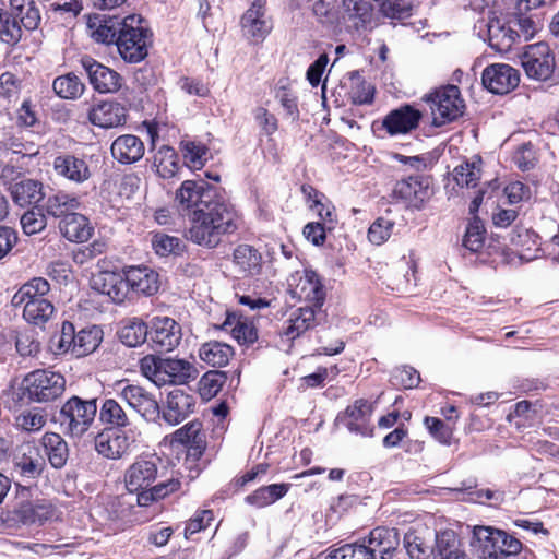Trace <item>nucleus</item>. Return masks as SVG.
Segmentation results:
<instances>
[{"label":"nucleus","instance_id":"obj_12","mask_svg":"<svg viewBox=\"0 0 559 559\" xmlns=\"http://www.w3.org/2000/svg\"><path fill=\"white\" fill-rule=\"evenodd\" d=\"M289 292L293 298L312 304L320 309L325 299V292L318 274L310 270L296 272L289 280Z\"/></svg>","mask_w":559,"mask_h":559},{"label":"nucleus","instance_id":"obj_51","mask_svg":"<svg viewBox=\"0 0 559 559\" xmlns=\"http://www.w3.org/2000/svg\"><path fill=\"white\" fill-rule=\"evenodd\" d=\"M49 347L56 355L71 353L74 356L75 329L73 323L64 321L61 330L50 338Z\"/></svg>","mask_w":559,"mask_h":559},{"label":"nucleus","instance_id":"obj_19","mask_svg":"<svg viewBox=\"0 0 559 559\" xmlns=\"http://www.w3.org/2000/svg\"><path fill=\"white\" fill-rule=\"evenodd\" d=\"M399 531L383 526L373 528L365 544L371 559H393L399 551Z\"/></svg>","mask_w":559,"mask_h":559},{"label":"nucleus","instance_id":"obj_11","mask_svg":"<svg viewBox=\"0 0 559 559\" xmlns=\"http://www.w3.org/2000/svg\"><path fill=\"white\" fill-rule=\"evenodd\" d=\"M116 395L147 421H153L160 415L155 396L139 384L124 383L116 390Z\"/></svg>","mask_w":559,"mask_h":559},{"label":"nucleus","instance_id":"obj_53","mask_svg":"<svg viewBox=\"0 0 559 559\" xmlns=\"http://www.w3.org/2000/svg\"><path fill=\"white\" fill-rule=\"evenodd\" d=\"M436 545L439 559H468L465 551L460 548V542L452 532H445L437 536Z\"/></svg>","mask_w":559,"mask_h":559},{"label":"nucleus","instance_id":"obj_56","mask_svg":"<svg viewBox=\"0 0 559 559\" xmlns=\"http://www.w3.org/2000/svg\"><path fill=\"white\" fill-rule=\"evenodd\" d=\"M122 23H124V17L119 19L117 16H112L109 19H105L102 23L93 31L92 36L97 43L110 45L117 44V37L120 35V29L122 28Z\"/></svg>","mask_w":559,"mask_h":559},{"label":"nucleus","instance_id":"obj_17","mask_svg":"<svg viewBox=\"0 0 559 559\" xmlns=\"http://www.w3.org/2000/svg\"><path fill=\"white\" fill-rule=\"evenodd\" d=\"M483 85L493 94H508L520 82L518 70L507 63H493L485 68L481 75Z\"/></svg>","mask_w":559,"mask_h":559},{"label":"nucleus","instance_id":"obj_20","mask_svg":"<svg viewBox=\"0 0 559 559\" xmlns=\"http://www.w3.org/2000/svg\"><path fill=\"white\" fill-rule=\"evenodd\" d=\"M343 20L349 32L362 33L372 28L374 10L367 0H343Z\"/></svg>","mask_w":559,"mask_h":559},{"label":"nucleus","instance_id":"obj_44","mask_svg":"<svg viewBox=\"0 0 559 559\" xmlns=\"http://www.w3.org/2000/svg\"><path fill=\"white\" fill-rule=\"evenodd\" d=\"M233 337L242 345L253 344L258 340V331L252 322L236 314L228 316L224 322Z\"/></svg>","mask_w":559,"mask_h":559},{"label":"nucleus","instance_id":"obj_37","mask_svg":"<svg viewBox=\"0 0 559 559\" xmlns=\"http://www.w3.org/2000/svg\"><path fill=\"white\" fill-rule=\"evenodd\" d=\"M235 264L245 276H257L262 272V255L250 245H239L233 253Z\"/></svg>","mask_w":559,"mask_h":559},{"label":"nucleus","instance_id":"obj_36","mask_svg":"<svg viewBox=\"0 0 559 559\" xmlns=\"http://www.w3.org/2000/svg\"><path fill=\"white\" fill-rule=\"evenodd\" d=\"M45 455L49 464L56 468H62L69 459V448L64 439L56 432H46L40 439Z\"/></svg>","mask_w":559,"mask_h":559},{"label":"nucleus","instance_id":"obj_55","mask_svg":"<svg viewBox=\"0 0 559 559\" xmlns=\"http://www.w3.org/2000/svg\"><path fill=\"white\" fill-rule=\"evenodd\" d=\"M152 248L159 257H168L170 254L179 255L185 251L183 241L175 236L165 233H156L152 237Z\"/></svg>","mask_w":559,"mask_h":559},{"label":"nucleus","instance_id":"obj_5","mask_svg":"<svg viewBox=\"0 0 559 559\" xmlns=\"http://www.w3.org/2000/svg\"><path fill=\"white\" fill-rule=\"evenodd\" d=\"M423 100L430 108L435 127H441L456 120L463 115L465 108L460 88L452 84L441 86L426 94Z\"/></svg>","mask_w":559,"mask_h":559},{"label":"nucleus","instance_id":"obj_9","mask_svg":"<svg viewBox=\"0 0 559 559\" xmlns=\"http://www.w3.org/2000/svg\"><path fill=\"white\" fill-rule=\"evenodd\" d=\"M520 61L525 74L536 81L549 80L556 69L555 55L544 41L528 45L520 56Z\"/></svg>","mask_w":559,"mask_h":559},{"label":"nucleus","instance_id":"obj_49","mask_svg":"<svg viewBox=\"0 0 559 559\" xmlns=\"http://www.w3.org/2000/svg\"><path fill=\"white\" fill-rule=\"evenodd\" d=\"M47 423V414L44 409L33 407L24 409L14 418V425L19 430L33 433L41 430Z\"/></svg>","mask_w":559,"mask_h":559},{"label":"nucleus","instance_id":"obj_30","mask_svg":"<svg viewBox=\"0 0 559 559\" xmlns=\"http://www.w3.org/2000/svg\"><path fill=\"white\" fill-rule=\"evenodd\" d=\"M488 44L498 52H508L518 41L516 29L511 21L503 22L499 19H492L487 24Z\"/></svg>","mask_w":559,"mask_h":559},{"label":"nucleus","instance_id":"obj_26","mask_svg":"<svg viewBox=\"0 0 559 559\" xmlns=\"http://www.w3.org/2000/svg\"><path fill=\"white\" fill-rule=\"evenodd\" d=\"M88 121L103 129H111L126 123L127 110L117 102H102L88 110Z\"/></svg>","mask_w":559,"mask_h":559},{"label":"nucleus","instance_id":"obj_33","mask_svg":"<svg viewBox=\"0 0 559 559\" xmlns=\"http://www.w3.org/2000/svg\"><path fill=\"white\" fill-rule=\"evenodd\" d=\"M50 290V284L43 277H34L23 284L13 295L11 304L14 308L29 306L32 301L49 300L46 296Z\"/></svg>","mask_w":559,"mask_h":559},{"label":"nucleus","instance_id":"obj_14","mask_svg":"<svg viewBox=\"0 0 559 559\" xmlns=\"http://www.w3.org/2000/svg\"><path fill=\"white\" fill-rule=\"evenodd\" d=\"M80 63L90 84L98 93H116L121 88L123 79L117 71L106 67L90 56L82 57Z\"/></svg>","mask_w":559,"mask_h":559},{"label":"nucleus","instance_id":"obj_39","mask_svg":"<svg viewBox=\"0 0 559 559\" xmlns=\"http://www.w3.org/2000/svg\"><path fill=\"white\" fill-rule=\"evenodd\" d=\"M11 197L21 207L37 204L44 198L43 185L33 179L19 181L11 186Z\"/></svg>","mask_w":559,"mask_h":559},{"label":"nucleus","instance_id":"obj_18","mask_svg":"<svg viewBox=\"0 0 559 559\" xmlns=\"http://www.w3.org/2000/svg\"><path fill=\"white\" fill-rule=\"evenodd\" d=\"M240 24L246 38L252 43L262 41L272 29V23L265 13L264 2H261V0L253 1L243 13Z\"/></svg>","mask_w":559,"mask_h":559},{"label":"nucleus","instance_id":"obj_63","mask_svg":"<svg viewBox=\"0 0 559 559\" xmlns=\"http://www.w3.org/2000/svg\"><path fill=\"white\" fill-rule=\"evenodd\" d=\"M47 225L45 214L37 207L25 212L21 217V226L26 235L41 231Z\"/></svg>","mask_w":559,"mask_h":559},{"label":"nucleus","instance_id":"obj_10","mask_svg":"<svg viewBox=\"0 0 559 559\" xmlns=\"http://www.w3.org/2000/svg\"><path fill=\"white\" fill-rule=\"evenodd\" d=\"M373 414V404L368 400L359 399L348 405L345 411L341 412L336 418L337 426L345 427L349 432L362 437H372L373 427L371 425V416Z\"/></svg>","mask_w":559,"mask_h":559},{"label":"nucleus","instance_id":"obj_58","mask_svg":"<svg viewBox=\"0 0 559 559\" xmlns=\"http://www.w3.org/2000/svg\"><path fill=\"white\" fill-rule=\"evenodd\" d=\"M21 38L22 27L20 23L10 12H0V39L9 45H15Z\"/></svg>","mask_w":559,"mask_h":559},{"label":"nucleus","instance_id":"obj_64","mask_svg":"<svg viewBox=\"0 0 559 559\" xmlns=\"http://www.w3.org/2000/svg\"><path fill=\"white\" fill-rule=\"evenodd\" d=\"M425 425L430 435L442 444H450L453 430L443 420L437 417H425Z\"/></svg>","mask_w":559,"mask_h":559},{"label":"nucleus","instance_id":"obj_41","mask_svg":"<svg viewBox=\"0 0 559 559\" xmlns=\"http://www.w3.org/2000/svg\"><path fill=\"white\" fill-rule=\"evenodd\" d=\"M536 8H527L526 10H520L519 0L516 1L515 12L510 20L512 26L516 29L518 40L523 38L524 40L532 39L539 31V16L535 13H531Z\"/></svg>","mask_w":559,"mask_h":559},{"label":"nucleus","instance_id":"obj_16","mask_svg":"<svg viewBox=\"0 0 559 559\" xmlns=\"http://www.w3.org/2000/svg\"><path fill=\"white\" fill-rule=\"evenodd\" d=\"M393 194L407 206L420 209L432 194L431 180L426 176H409L395 183Z\"/></svg>","mask_w":559,"mask_h":559},{"label":"nucleus","instance_id":"obj_52","mask_svg":"<svg viewBox=\"0 0 559 559\" xmlns=\"http://www.w3.org/2000/svg\"><path fill=\"white\" fill-rule=\"evenodd\" d=\"M481 158L475 157L473 162H464L453 170V177L461 187L475 188L480 179Z\"/></svg>","mask_w":559,"mask_h":559},{"label":"nucleus","instance_id":"obj_57","mask_svg":"<svg viewBox=\"0 0 559 559\" xmlns=\"http://www.w3.org/2000/svg\"><path fill=\"white\" fill-rule=\"evenodd\" d=\"M181 151L189 168L200 169L206 160L207 147L193 141H182Z\"/></svg>","mask_w":559,"mask_h":559},{"label":"nucleus","instance_id":"obj_31","mask_svg":"<svg viewBox=\"0 0 559 559\" xmlns=\"http://www.w3.org/2000/svg\"><path fill=\"white\" fill-rule=\"evenodd\" d=\"M316 325V308L311 306L300 307L294 310L284 322L281 335L294 341Z\"/></svg>","mask_w":559,"mask_h":559},{"label":"nucleus","instance_id":"obj_40","mask_svg":"<svg viewBox=\"0 0 559 559\" xmlns=\"http://www.w3.org/2000/svg\"><path fill=\"white\" fill-rule=\"evenodd\" d=\"M150 324L139 318H130L122 322L118 331L119 340L128 347H136L148 338Z\"/></svg>","mask_w":559,"mask_h":559},{"label":"nucleus","instance_id":"obj_61","mask_svg":"<svg viewBox=\"0 0 559 559\" xmlns=\"http://www.w3.org/2000/svg\"><path fill=\"white\" fill-rule=\"evenodd\" d=\"M485 227L480 219L474 218L467 226L463 245L472 252L479 251L484 246Z\"/></svg>","mask_w":559,"mask_h":559},{"label":"nucleus","instance_id":"obj_38","mask_svg":"<svg viewBox=\"0 0 559 559\" xmlns=\"http://www.w3.org/2000/svg\"><path fill=\"white\" fill-rule=\"evenodd\" d=\"M8 12L13 15L22 28L27 31L36 29L41 20L39 9L34 0H10Z\"/></svg>","mask_w":559,"mask_h":559},{"label":"nucleus","instance_id":"obj_29","mask_svg":"<svg viewBox=\"0 0 559 559\" xmlns=\"http://www.w3.org/2000/svg\"><path fill=\"white\" fill-rule=\"evenodd\" d=\"M112 157L123 165L139 162L145 152L143 141L134 134L118 136L110 147Z\"/></svg>","mask_w":559,"mask_h":559},{"label":"nucleus","instance_id":"obj_28","mask_svg":"<svg viewBox=\"0 0 559 559\" xmlns=\"http://www.w3.org/2000/svg\"><path fill=\"white\" fill-rule=\"evenodd\" d=\"M173 442L180 443L188 449V459L197 461L205 450V439L202 432V424L193 420L176 430L173 435Z\"/></svg>","mask_w":559,"mask_h":559},{"label":"nucleus","instance_id":"obj_15","mask_svg":"<svg viewBox=\"0 0 559 559\" xmlns=\"http://www.w3.org/2000/svg\"><path fill=\"white\" fill-rule=\"evenodd\" d=\"M182 338L181 326L169 317H154L150 321L148 340L156 352H171Z\"/></svg>","mask_w":559,"mask_h":559},{"label":"nucleus","instance_id":"obj_22","mask_svg":"<svg viewBox=\"0 0 559 559\" xmlns=\"http://www.w3.org/2000/svg\"><path fill=\"white\" fill-rule=\"evenodd\" d=\"M45 465L46 462L39 448L29 442L22 444L13 459L14 472L31 479L39 477L45 469Z\"/></svg>","mask_w":559,"mask_h":559},{"label":"nucleus","instance_id":"obj_46","mask_svg":"<svg viewBox=\"0 0 559 559\" xmlns=\"http://www.w3.org/2000/svg\"><path fill=\"white\" fill-rule=\"evenodd\" d=\"M55 93L63 99H76L85 90L84 83L74 73L57 76L52 82Z\"/></svg>","mask_w":559,"mask_h":559},{"label":"nucleus","instance_id":"obj_62","mask_svg":"<svg viewBox=\"0 0 559 559\" xmlns=\"http://www.w3.org/2000/svg\"><path fill=\"white\" fill-rule=\"evenodd\" d=\"M394 227L395 223L392 219L379 217L369 227V241L377 246L384 243L391 237Z\"/></svg>","mask_w":559,"mask_h":559},{"label":"nucleus","instance_id":"obj_4","mask_svg":"<svg viewBox=\"0 0 559 559\" xmlns=\"http://www.w3.org/2000/svg\"><path fill=\"white\" fill-rule=\"evenodd\" d=\"M97 400H83L76 395L70 397L56 417L63 433L82 437L92 426L97 414Z\"/></svg>","mask_w":559,"mask_h":559},{"label":"nucleus","instance_id":"obj_7","mask_svg":"<svg viewBox=\"0 0 559 559\" xmlns=\"http://www.w3.org/2000/svg\"><path fill=\"white\" fill-rule=\"evenodd\" d=\"M27 397L37 403H47L60 397L66 389L64 377L49 369H37L24 378Z\"/></svg>","mask_w":559,"mask_h":559},{"label":"nucleus","instance_id":"obj_35","mask_svg":"<svg viewBox=\"0 0 559 559\" xmlns=\"http://www.w3.org/2000/svg\"><path fill=\"white\" fill-rule=\"evenodd\" d=\"M99 420L109 429L126 430L131 428L129 413L116 399H105L99 408Z\"/></svg>","mask_w":559,"mask_h":559},{"label":"nucleus","instance_id":"obj_2","mask_svg":"<svg viewBox=\"0 0 559 559\" xmlns=\"http://www.w3.org/2000/svg\"><path fill=\"white\" fill-rule=\"evenodd\" d=\"M141 373L157 386L183 385L194 381L199 371L186 360L148 354L139 361Z\"/></svg>","mask_w":559,"mask_h":559},{"label":"nucleus","instance_id":"obj_60","mask_svg":"<svg viewBox=\"0 0 559 559\" xmlns=\"http://www.w3.org/2000/svg\"><path fill=\"white\" fill-rule=\"evenodd\" d=\"M413 0H382L380 10L384 16L405 20L413 14Z\"/></svg>","mask_w":559,"mask_h":559},{"label":"nucleus","instance_id":"obj_8","mask_svg":"<svg viewBox=\"0 0 559 559\" xmlns=\"http://www.w3.org/2000/svg\"><path fill=\"white\" fill-rule=\"evenodd\" d=\"M139 436L140 432L133 428L126 430L105 428L95 437V449L106 459L119 460L133 450Z\"/></svg>","mask_w":559,"mask_h":559},{"label":"nucleus","instance_id":"obj_42","mask_svg":"<svg viewBox=\"0 0 559 559\" xmlns=\"http://www.w3.org/2000/svg\"><path fill=\"white\" fill-rule=\"evenodd\" d=\"M290 484H272L262 486L245 498L246 503L261 509L282 499L288 492Z\"/></svg>","mask_w":559,"mask_h":559},{"label":"nucleus","instance_id":"obj_50","mask_svg":"<svg viewBox=\"0 0 559 559\" xmlns=\"http://www.w3.org/2000/svg\"><path fill=\"white\" fill-rule=\"evenodd\" d=\"M181 487V483L178 478H169L165 481H160L154 486H151L148 491H142L138 498V504L140 507H147L153 501H157L166 498L170 493L178 491Z\"/></svg>","mask_w":559,"mask_h":559},{"label":"nucleus","instance_id":"obj_47","mask_svg":"<svg viewBox=\"0 0 559 559\" xmlns=\"http://www.w3.org/2000/svg\"><path fill=\"white\" fill-rule=\"evenodd\" d=\"M79 206L80 200L75 195L61 191L48 197L46 202L47 213L53 217H61V219L66 215L72 214Z\"/></svg>","mask_w":559,"mask_h":559},{"label":"nucleus","instance_id":"obj_43","mask_svg":"<svg viewBox=\"0 0 559 559\" xmlns=\"http://www.w3.org/2000/svg\"><path fill=\"white\" fill-rule=\"evenodd\" d=\"M233 355L234 350L231 346L217 341L207 342L203 344L199 349V356L201 360L212 367L226 366Z\"/></svg>","mask_w":559,"mask_h":559},{"label":"nucleus","instance_id":"obj_27","mask_svg":"<svg viewBox=\"0 0 559 559\" xmlns=\"http://www.w3.org/2000/svg\"><path fill=\"white\" fill-rule=\"evenodd\" d=\"M128 293L152 296L159 288L158 273L147 266H129L124 269Z\"/></svg>","mask_w":559,"mask_h":559},{"label":"nucleus","instance_id":"obj_48","mask_svg":"<svg viewBox=\"0 0 559 559\" xmlns=\"http://www.w3.org/2000/svg\"><path fill=\"white\" fill-rule=\"evenodd\" d=\"M154 166L159 177L164 179L173 178L179 170L176 151L167 145L162 146L154 156Z\"/></svg>","mask_w":559,"mask_h":559},{"label":"nucleus","instance_id":"obj_24","mask_svg":"<svg viewBox=\"0 0 559 559\" xmlns=\"http://www.w3.org/2000/svg\"><path fill=\"white\" fill-rule=\"evenodd\" d=\"M421 117L418 109L407 104L390 111L382 126L390 135L406 134L418 127Z\"/></svg>","mask_w":559,"mask_h":559},{"label":"nucleus","instance_id":"obj_3","mask_svg":"<svg viewBox=\"0 0 559 559\" xmlns=\"http://www.w3.org/2000/svg\"><path fill=\"white\" fill-rule=\"evenodd\" d=\"M471 547L481 559H506L522 550V543L502 530L475 526Z\"/></svg>","mask_w":559,"mask_h":559},{"label":"nucleus","instance_id":"obj_1","mask_svg":"<svg viewBox=\"0 0 559 559\" xmlns=\"http://www.w3.org/2000/svg\"><path fill=\"white\" fill-rule=\"evenodd\" d=\"M175 203L180 213L189 216L188 239L198 246L214 249L224 236L239 228L235 206L203 179L185 180L176 191Z\"/></svg>","mask_w":559,"mask_h":559},{"label":"nucleus","instance_id":"obj_23","mask_svg":"<svg viewBox=\"0 0 559 559\" xmlns=\"http://www.w3.org/2000/svg\"><path fill=\"white\" fill-rule=\"evenodd\" d=\"M195 399L193 395L181 389H175L167 395L162 416L166 423L175 426L183 421L191 413H193Z\"/></svg>","mask_w":559,"mask_h":559},{"label":"nucleus","instance_id":"obj_34","mask_svg":"<svg viewBox=\"0 0 559 559\" xmlns=\"http://www.w3.org/2000/svg\"><path fill=\"white\" fill-rule=\"evenodd\" d=\"M60 233L72 242L87 241L93 233L88 219L79 213L66 215L59 223Z\"/></svg>","mask_w":559,"mask_h":559},{"label":"nucleus","instance_id":"obj_45","mask_svg":"<svg viewBox=\"0 0 559 559\" xmlns=\"http://www.w3.org/2000/svg\"><path fill=\"white\" fill-rule=\"evenodd\" d=\"M102 341L103 331L96 325L75 332L74 356L83 357L92 354L100 345Z\"/></svg>","mask_w":559,"mask_h":559},{"label":"nucleus","instance_id":"obj_6","mask_svg":"<svg viewBox=\"0 0 559 559\" xmlns=\"http://www.w3.org/2000/svg\"><path fill=\"white\" fill-rule=\"evenodd\" d=\"M141 24L138 15L124 17L120 35L117 37V49L121 58L129 63H138L147 56L151 34Z\"/></svg>","mask_w":559,"mask_h":559},{"label":"nucleus","instance_id":"obj_54","mask_svg":"<svg viewBox=\"0 0 559 559\" xmlns=\"http://www.w3.org/2000/svg\"><path fill=\"white\" fill-rule=\"evenodd\" d=\"M55 311L50 300L32 301L29 306L23 308V318L34 325L41 326L52 318Z\"/></svg>","mask_w":559,"mask_h":559},{"label":"nucleus","instance_id":"obj_21","mask_svg":"<svg viewBox=\"0 0 559 559\" xmlns=\"http://www.w3.org/2000/svg\"><path fill=\"white\" fill-rule=\"evenodd\" d=\"M52 166L59 177L74 183H83L92 177V171L84 156L60 153L55 156Z\"/></svg>","mask_w":559,"mask_h":559},{"label":"nucleus","instance_id":"obj_32","mask_svg":"<svg viewBox=\"0 0 559 559\" xmlns=\"http://www.w3.org/2000/svg\"><path fill=\"white\" fill-rule=\"evenodd\" d=\"M20 522L25 525H41L55 515L53 506L47 500L24 501L14 511Z\"/></svg>","mask_w":559,"mask_h":559},{"label":"nucleus","instance_id":"obj_59","mask_svg":"<svg viewBox=\"0 0 559 559\" xmlns=\"http://www.w3.org/2000/svg\"><path fill=\"white\" fill-rule=\"evenodd\" d=\"M324 559H371L365 544H345L337 548H329Z\"/></svg>","mask_w":559,"mask_h":559},{"label":"nucleus","instance_id":"obj_13","mask_svg":"<svg viewBox=\"0 0 559 559\" xmlns=\"http://www.w3.org/2000/svg\"><path fill=\"white\" fill-rule=\"evenodd\" d=\"M158 466L153 457L139 456L126 469L123 479L129 492L135 493L136 499L142 491H148L157 478Z\"/></svg>","mask_w":559,"mask_h":559},{"label":"nucleus","instance_id":"obj_25","mask_svg":"<svg viewBox=\"0 0 559 559\" xmlns=\"http://www.w3.org/2000/svg\"><path fill=\"white\" fill-rule=\"evenodd\" d=\"M92 288L106 295L115 304H122L128 297L126 274L116 272H99L92 277Z\"/></svg>","mask_w":559,"mask_h":559}]
</instances>
